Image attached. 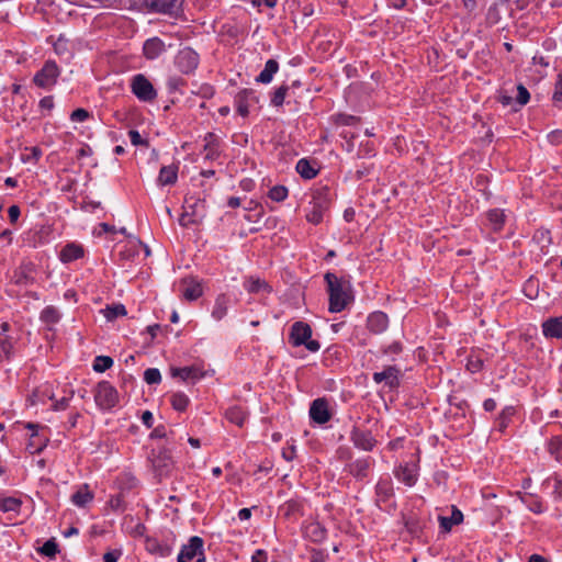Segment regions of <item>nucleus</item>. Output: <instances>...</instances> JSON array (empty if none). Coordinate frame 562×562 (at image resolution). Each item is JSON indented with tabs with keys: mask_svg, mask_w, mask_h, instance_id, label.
I'll return each instance as SVG.
<instances>
[{
	"mask_svg": "<svg viewBox=\"0 0 562 562\" xmlns=\"http://www.w3.org/2000/svg\"><path fill=\"white\" fill-rule=\"evenodd\" d=\"M121 554L120 550L109 551L103 555V562H117Z\"/></svg>",
	"mask_w": 562,
	"mask_h": 562,
	"instance_id": "obj_56",
	"label": "nucleus"
},
{
	"mask_svg": "<svg viewBox=\"0 0 562 562\" xmlns=\"http://www.w3.org/2000/svg\"><path fill=\"white\" fill-rule=\"evenodd\" d=\"M171 375L183 381H196L203 373L196 367L171 368Z\"/></svg>",
	"mask_w": 562,
	"mask_h": 562,
	"instance_id": "obj_20",
	"label": "nucleus"
},
{
	"mask_svg": "<svg viewBox=\"0 0 562 562\" xmlns=\"http://www.w3.org/2000/svg\"><path fill=\"white\" fill-rule=\"evenodd\" d=\"M245 289L249 293H259L261 291L270 292L271 286L262 279L249 277L244 282Z\"/></svg>",
	"mask_w": 562,
	"mask_h": 562,
	"instance_id": "obj_29",
	"label": "nucleus"
},
{
	"mask_svg": "<svg viewBox=\"0 0 562 562\" xmlns=\"http://www.w3.org/2000/svg\"><path fill=\"white\" fill-rule=\"evenodd\" d=\"M151 463L154 472L159 479L167 476L170 473L173 464L171 454L166 449L159 450L157 454L154 453Z\"/></svg>",
	"mask_w": 562,
	"mask_h": 562,
	"instance_id": "obj_9",
	"label": "nucleus"
},
{
	"mask_svg": "<svg viewBox=\"0 0 562 562\" xmlns=\"http://www.w3.org/2000/svg\"><path fill=\"white\" fill-rule=\"evenodd\" d=\"M40 552L46 557L54 558L58 552V546L53 539L47 540L40 549Z\"/></svg>",
	"mask_w": 562,
	"mask_h": 562,
	"instance_id": "obj_48",
	"label": "nucleus"
},
{
	"mask_svg": "<svg viewBox=\"0 0 562 562\" xmlns=\"http://www.w3.org/2000/svg\"><path fill=\"white\" fill-rule=\"evenodd\" d=\"M83 256V249L76 244H67L60 251L59 258L63 262H70Z\"/></svg>",
	"mask_w": 562,
	"mask_h": 562,
	"instance_id": "obj_24",
	"label": "nucleus"
},
{
	"mask_svg": "<svg viewBox=\"0 0 562 562\" xmlns=\"http://www.w3.org/2000/svg\"><path fill=\"white\" fill-rule=\"evenodd\" d=\"M12 280L18 285H26L33 282L32 269L30 266H21L18 268L12 277Z\"/></svg>",
	"mask_w": 562,
	"mask_h": 562,
	"instance_id": "obj_30",
	"label": "nucleus"
},
{
	"mask_svg": "<svg viewBox=\"0 0 562 562\" xmlns=\"http://www.w3.org/2000/svg\"><path fill=\"white\" fill-rule=\"evenodd\" d=\"M26 428L33 430V434L31 436L30 442L26 446V449L30 451V453H40L44 447L46 446V439H43L38 437L36 430L38 428V425L29 423L26 425Z\"/></svg>",
	"mask_w": 562,
	"mask_h": 562,
	"instance_id": "obj_21",
	"label": "nucleus"
},
{
	"mask_svg": "<svg viewBox=\"0 0 562 562\" xmlns=\"http://www.w3.org/2000/svg\"><path fill=\"white\" fill-rule=\"evenodd\" d=\"M178 179V166L169 165L161 167L158 176V183L160 186L175 184Z\"/></svg>",
	"mask_w": 562,
	"mask_h": 562,
	"instance_id": "obj_23",
	"label": "nucleus"
},
{
	"mask_svg": "<svg viewBox=\"0 0 562 562\" xmlns=\"http://www.w3.org/2000/svg\"><path fill=\"white\" fill-rule=\"evenodd\" d=\"M330 201V191L327 187L316 190L311 201V210L306 213V220L312 224H319L329 209Z\"/></svg>",
	"mask_w": 562,
	"mask_h": 562,
	"instance_id": "obj_2",
	"label": "nucleus"
},
{
	"mask_svg": "<svg viewBox=\"0 0 562 562\" xmlns=\"http://www.w3.org/2000/svg\"><path fill=\"white\" fill-rule=\"evenodd\" d=\"M171 405L176 411L183 412L189 405V397L184 393H175L171 396Z\"/></svg>",
	"mask_w": 562,
	"mask_h": 562,
	"instance_id": "obj_43",
	"label": "nucleus"
},
{
	"mask_svg": "<svg viewBox=\"0 0 562 562\" xmlns=\"http://www.w3.org/2000/svg\"><path fill=\"white\" fill-rule=\"evenodd\" d=\"M310 417L317 424H325L331 418L328 409V403L325 398H316L312 402L310 407Z\"/></svg>",
	"mask_w": 562,
	"mask_h": 562,
	"instance_id": "obj_10",
	"label": "nucleus"
},
{
	"mask_svg": "<svg viewBox=\"0 0 562 562\" xmlns=\"http://www.w3.org/2000/svg\"><path fill=\"white\" fill-rule=\"evenodd\" d=\"M371 465V458L358 459L347 465V471L357 480H362L368 476Z\"/></svg>",
	"mask_w": 562,
	"mask_h": 562,
	"instance_id": "obj_15",
	"label": "nucleus"
},
{
	"mask_svg": "<svg viewBox=\"0 0 562 562\" xmlns=\"http://www.w3.org/2000/svg\"><path fill=\"white\" fill-rule=\"evenodd\" d=\"M267 557L263 550H257L251 558V562H266Z\"/></svg>",
	"mask_w": 562,
	"mask_h": 562,
	"instance_id": "obj_64",
	"label": "nucleus"
},
{
	"mask_svg": "<svg viewBox=\"0 0 562 562\" xmlns=\"http://www.w3.org/2000/svg\"><path fill=\"white\" fill-rule=\"evenodd\" d=\"M153 414L149 411H145L142 415V422L147 428L153 427Z\"/></svg>",
	"mask_w": 562,
	"mask_h": 562,
	"instance_id": "obj_60",
	"label": "nucleus"
},
{
	"mask_svg": "<svg viewBox=\"0 0 562 562\" xmlns=\"http://www.w3.org/2000/svg\"><path fill=\"white\" fill-rule=\"evenodd\" d=\"M389 325L387 315L383 312H374L367 319V327L371 333H383Z\"/></svg>",
	"mask_w": 562,
	"mask_h": 562,
	"instance_id": "obj_17",
	"label": "nucleus"
},
{
	"mask_svg": "<svg viewBox=\"0 0 562 562\" xmlns=\"http://www.w3.org/2000/svg\"><path fill=\"white\" fill-rule=\"evenodd\" d=\"M250 101L258 102L255 91L251 89H244L235 97V105L239 115L247 116L249 114Z\"/></svg>",
	"mask_w": 562,
	"mask_h": 562,
	"instance_id": "obj_12",
	"label": "nucleus"
},
{
	"mask_svg": "<svg viewBox=\"0 0 562 562\" xmlns=\"http://www.w3.org/2000/svg\"><path fill=\"white\" fill-rule=\"evenodd\" d=\"M395 475L400 481L405 483L407 486H413L416 482L415 471L407 465H401L396 470Z\"/></svg>",
	"mask_w": 562,
	"mask_h": 562,
	"instance_id": "obj_35",
	"label": "nucleus"
},
{
	"mask_svg": "<svg viewBox=\"0 0 562 562\" xmlns=\"http://www.w3.org/2000/svg\"><path fill=\"white\" fill-rule=\"evenodd\" d=\"M131 89L143 102H151L157 98L156 89L143 74H137L132 78Z\"/></svg>",
	"mask_w": 562,
	"mask_h": 562,
	"instance_id": "obj_6",
	"label": "nucleus"
},
{
	"mask_svg": "<svg viewBox=\"0 0 562 562\" xmlns=\"http://www.w3.org/2000/svg\"><path fill=\"white\" fill-rule=\"evenodd\" d=\"M182 283L186 284L182 291V295L186 300L195 301L203 294L202 284L199 281L194 279H183Z\"/></svg>",
	"mask_w": 562,
	"mask_h": 562,
	"instance_id": "obj_19",
	"label": "nucleus"
},
{
	"mask_svg": "<svg viewBox=\"0 0 562 562\" xmlns=\"http://www.w3.org/2000/svg\"><path fill=\"white\" fill-rule=\"evenodd\" d=\"M530 99V93L529 91L526 89L525 86L522 85H518L517 86V97H516V101L520 104V105H525L528 103Z\"/></svg>",
	"mask_w": 562,
	"mask_h": 562,
	"instance_id": "obj_50",
	"label": "nucleus"
},
{
	"mask_svg": "<svg viewBox=\"0 0 562 562\" xmlns=\"http://www.w3.org/2000/svg\"><path fill=\"white\" fill-rule=\"evenodd\" d=\"M375 491L379 499L386 502L394 493L392 481L390 479H381L376 484Z\"/></svg>",
	"mask_w": 562,
	"mask_h": 562,
	"instance_id": "obj_31",
	"label": "nucleus"
},
{
	"mask_svg": "<svg viewBox=\"0 0 562 562\" xmlns=\"http://www.w3.org/2000/svg\"><path fill=\"white\" fill-rule=\"evenodd\" d=\"M20 214L21 211L18 205H11L8 210V215L11 223H15L19 220Z\"/></svg>",
	"mask_w": 562,
	"mask_h": 562,
	"instance_id": "obj_57",
	"label": "nucleus"
},
{
	"mask_svg": "<svg viewBox=\"0 0 562 562\" xmlns=\"http://www.w3.org/2000/svg\"><path fill=\"white\" fill-rule=\"evenodd\" d=\"M351 440L357 448L366 451H371L376 443V440L369 430H362L360 428H353Z\"/></svg>",
	"mask_w": 562,
	"mask_h": 562,
	"instance_id": "obj_11",
	"label": "nucleus"
},
{
	"mask_svg": "<svg viewBox=\"0 0 562 562\" xmlns=\"http://www.w3.org/2000/svg\"><path fill=\"white\" fill-rule=\"evenodd\" d=\"M549 453L562 463V436L552 437L548 443Z\"/></svg>",
	"mask_w": 562,
	"mask_h": 562,
	"instance_id": "obj_39",
	"label": "nucleus"
},
{
	"mask_svg": "<svg viewBox=\"0 0 562 562\" xmlns=\"http://www.w3.org/2000/svg\"><path fill=\"white\" fill-rule=\"evenodd\" d=\"M483 362L481 359H469L467 368L472 373L479 372L482 369Z\"/></svg>",
	"mask_w": 562,
	"mask_h": 562,
	"instance_id": "obj_55",
	"label": "nucleus"
},
{
	"mask_svg": "<svg viewBox=\"0 0 562 562\" xmlns=\"http://www.w3.org/2000/svg\"><path fill=\"white\" fill-rule=\"evenodd\" d=\"M22 506V501L16 497H4L0 499V510L3 513H19Z\"/></svg>",
	"mask_w": 562,
	"mask_h": 562,
	"instance_id": "obj_37",
	"label": "nucleus"
},
{
	"mask_svg": "<svg viewBox=\"0 0 562 562\" xmlns=\"http://www.w3.org/2000/svg\"><path fill=\"white\" fill-rule=\"evenodd\" d=\"M553 101L557 104H562V74L559 75V79L555 83V90L553 93Z\"/></svg>",
	"mask_w": 562,
	"mask_h": 562,
	"instance_id": "obj_54",
	"label": "nucleus"
},
{
	"mask_svg": "<svg viewBox=\"0 0 562 562\" xmlns=\"http://www.w3.org/2000/svg\"><path fill=\"white\" fill-rule=\"evenodd\" d=\"M186 211H189L190 222L199 223L205 217L204 210V200L194 198L193 195L186 198Z\"/></svg>",
	"mask_w": 562,
	"mask_h": 562,
	"instance_id": "obj_13",
	"label": "nucleus"
},
{
	"mask_svg": "<svg viewBox=\"0 0 562 562\" xmlns=\"http://www.w3.org/2000/svg\"><path fill=\"white\" fill-rule=\"evenodd\" d=\"M93 499V493L89 490L88 484L81 485L71 496V502L78 507H85Z\"/></svg>",
	"mask_w": 562,
	"mask_h": 562,
	"instance_id": "obj_25",
	"label": "nucleus"
},
{
	"mask_svg": "<svg viewBox=\"0 0 562 562\" xmlns=\"http://www.w3.org/2000/svg\"><path fill=\"white\" fill-rule=\"evenodd\" d=\"M59 318L60 314L54 306H46L41 313V319L46 324H55Z\"/></svg>",
	"mask_w": 562,
	"mask_h": 562,
	"instance_id": "obj_41",
	"label": "nucleus"
},
{
	"mask_svg": "<svg viewBox=\"0 0 562 562\" xmlns=\"http://www.w3.org/2000/svg\"><path fill=\"white\" fill-rule=\"evenodd\" d=\"M176 66L183 74H191L199 65V55L190 47L181 49L176 56Z\"/></svg>",
	"mask_w": 562,
	"mask_h": 562,
	"instance_id": "obj_8",
	"label": "nucleus"
},
{
	"mask_svg": "<svg viewBox=\"0 0 562 562\" xmlns=\"http://www.w3.org/2000/svg\"><path fill=\"white\" fill-rule=\"evenodd\" d=\"M59 74L57 64L54 60H46L42 69L35 74L33 82L40 88L47 89L56 83Z\"/></svg>",
	"mask_w": 562,
	"mask_h": 562,
	"instance_id": "obj_7",
	"label": "nucleus"
},
{
	"mask_svg": "<svg viewBox=\"0 0 562 562\" xmlns=\"http://www.w3.org/2000/svg\"><path fill=\"white\" fill-rule=\"evenodd\" d=\"M400 369L395 366H387L381 372L373 373V381L375 383L385 382L391 389L396 387L400 384Z\"/></svg>",
	"mask_w": 562,
	"mask_h": 562,
	"instance_id": "obj_14",
	"label": "nucleus"
},
{
	"mask_svg": "<svg viewBox=\"0 0 562 562\" xmlns=\"http://www.w3.org/2000/svg\"><path fill=\"white\" fill-rule=\"evenodd\" d=\"M288 94H290V87L286 85H281L272 93L271 104L277 108L281 106L284 103L285 97Z\"/></svg>",
	"mask_w": 562,
	"mask_h": 562,
	"instance_id": "obj_40",
	"label": "nucleus"
},
{
	"mask_svg": "<svg viewBox=\"0 0 562 562\" xmlns=\"http://www.w3.org/2000/svg\"><path fill=\"white\" fill-rule=\"evenodd\" d=\"M487 220L492 226V228L497 232L502 229L504 222H505V214L502 210L494 209L490 210L486 213Z\"/></svg>",
	"mask_w": 562,
	"mask_h": 562,
	"instance_id": "obj_38",
	"label": "nucleus"
},
{
	"mask_svg": "<svg viewBox=\"0 0 562 562\" xmlns=\"http://www.w3.org/2000/svg\"><path fill=\"white\" fill-rule=\"evenodd\" d=\"M184 81L180 77H170L167 80V88L169 92H175L180 89L181 86H183Z\"/></svg>",
	"mask_w": 562,
	"mask_h": 562,
	"instance_id": "obj_52",
	"label": "nucleus"
},
{
	"mask_svg": "<svg viewBox=\"0 0 562 562\" xmlns=\"http://www.w3.org/2000/svg\"><path fill=\"white\" fill-rule=\"evenodd\" d=\"M68 405H69V398L63 397L55 402L53 408H54V411H63V409H66L68 407Z\"/></svg>",
	"mask_w": 562,
	"mask_h": 562,
	"instance_id": "obj_59",
	"label": "nucleus"
},
{
	"mask_svg": "<svg viewBox=\"0 0 562 562\" xmlns=\"http://www.w3.org/2000/svg\"><path fill=\"white\" fill-rule=\"evenodd\" d=\"M225 416L231 423L241 427L248 416V413L241 406L234 405L226 411Z\"/></svg>",
	"mask_w": 562,
	"mask_h": 562,
	"instance_id": "obj_26",
	"label": "nucleus"
},
{
	"mask_svg": "<svg viewBox=\"0 0 562 562\" xmlns=\"http://www.w3.org/2000/svg\"><path fill=\"white\" fill-rule=\"evenodd\" d=\"M92 155V149L89 145H83L80 149L77 151V158H83L87 156Z\"/></svg>",
	"mask_w": 562,
	"mask_h": 562,
	"instance_id": "obj_61",
	"label": "nucleus"
},
{
	"mask_svg": "<svg viewBox=\"0 0 562 562\" xmlns=\"http://www.w3.org/2000/svg\"><path fill=\"white\" fill-rule=\"evenodd\" d=\"M543 334L546 337L561 338L562 337V316L552 317L546 321L542 325Z\"/></svg>",
	"mask_w": 562,
	"mask_h": 562,
	"instance_id": "obj_22",
	"label": "nucleus"
},
{
	"mask_svg": "<svg viewBox=\"0 0 562 562\" xmlns=\"http://www.w3.org/2000/svg\"><path fill=\"white\" fill-rule=\"evenodd\" d=\"M296 171L302 178L307 180L315 178L317 175V170L305 158H302L297 161Z\"/></svg>",
	"mask_w": 562,
	"mask_h": 562,
	"instance_id": "obj_36",
	"label": "nucleus"
},
{
	"mask_svg": "<svg viewBox=\"0 0 562 562\" xmlns=\"http://www.w3.org/2000/svg\"><path fill=\"white\" fill-rule=\"evenodd\" d=\"M151 10L161 13H170L179 4L180 0H145Z\"/></svg>",
	"mask_w": 562,
	"mask_h": 562,
	"instance_id": "obj_28",
	"label": "nucleus"
},
{
	"mask_svg": "<svg viewBox=\"0 0 562 562\" xmlns=\"http://www.w3.org/2000/svg\"><path fill=\"white\" fill-rule=\"evenodd\" d=\"M205 145L204 150L206 151L205 158L206 159H215L218 156V149H217V142L218 138L213 133H207L204 137Z\"/></svg>",
	"mask_w": 562,
	"mask_h": 562,
	"instance_id": "obj_33",
	"label": "nucleus"
},
{
	"mask_svg": "<svg viewBox=\"0 0 562 562\" xmlns=\"http://www.w3.org/2000/svg\"><path fill=\"white\" fill-rule=\"evenodd\" d=\"M128 136L134 146H148V142L136 130H131Z\"/></svg>",
	"mask_w": 562,
	"mask_h": 562,
	"instance_id": "obj_51",
	"label": "nucleus"
},
{
	"mask_svg": "<svg viewBox=\"0 0 562 562\" xmlns=\"http://www.w3.org/2000/svg\"><path fill=\"white\" fill-rule=\"evenodd\" d=\"M13 344L9 337H0V360L9 359Z\"/></svg>",
	"mask_w": 562,
	"mask_h": 562,
	"instance_id": "obj_45",
	"label": "nucleus"
},
{
	"mask_svg": "<svg viewBox=\"0 0 562 562\" xmlns=\"http://www.w3.org/2000/svg\"><path fill=\"white\" fill-rule=\"evenodd\" d=\"M438 520L440 524V528L443 531L448 532L451 530L452 526L459 525L463 521V514L460 509H458L457 506L452 505L451 506V516L450 517L439 516Z\"/></svg>",
	"mask_w": 562,
	"mask_h": 562,
	"instance_id": "obj_18",
	"label": "nucleus"
},
{
	"mask_svg": "<svg viewBox=\"0 0 562 562\" xmlns=\"http://www.w3.org/2000/svg\"><path fill=\"white\" fill-rule=\"evenodd\" d=\"M279 69V64L276 59H269L265 64V68L256 78L257 82L261 83H270L272 81L273 75L277 74Z\"/></svg>",
	"mask_w": 562,
	"mask_h": 562,
	"instance_id": "obj_27",
	"label": "nucleus"
},
{
	"mask_svg": "<svg viewBox=\"0 0 562 562\" xmlns=\"http://www.w3.org/2000/svg\"><path fill=\"white\" fill-rule=\"evenodd\" d=\"M40 106L42 109L52 110L54 108V99H53V97H50V95L44 97L40 101Z\"/></svg>",
	"mask_w": 562,
	"mask_h": 562,
	"instance_id": "obj_58",
	"label": "nucleus"
},
{
	"mask_svg": "<svg viewBox=\"0 0 562 562\" xmlns=\"http://www.w3.org/2000/svg\"><path fill=\"white\" fill-rule=\"evenodd\" d=\"M204 541L201 537L193 536L187 544H183L178 555V562H204Z\"/></svg>",
	"mask_w": 562,
	"mask_h": 562,
	"instance_id": "obj_4",
	"label": "nucleus"
},
{
	"mask_svg": "<svg viewBox=\"0 0 562 562\" xmlns=\"http://www.w3.org/2000/svg\"><path fill=\"white\" fill-rule=\"evenodd\" d=\"M306 536L313 542H322L326 538V529L321 524L313 522L306 527Z\"/></svg>",
	"mask_w": 562,
	"mask_h": 562,
	"instance_id": "obj_34",
	"label": "nucleus"
},
{
	"mask_svg": "<svg viewBox=\"0 0 562 562\" xmlns=\"http://www.w3.org/2000/svg\"><path fill=\"white\" fill-rule=\"evenodd\" d=\"M113 366V359L109 356H98L93 362L95 372H104Z\"/></svg>",
	"mask_w": 562,
	"mask_h": 562,
	"instance_id": "obj_42",
	"label": "nucleus"
},
{
	"mask_svg": "<svg viewBox=\"0 0 562 562\" xmlns=\"http://www.w3.org/2000/svg\"><path fill=\"white\" fill-rule=\"evenodd\" d=\"M166 50L165 43L159 37L148 38L143 46L147 59H156Z\"/></svg>",
	"mask_w": 562,
	"mask_h": 562,
	"instance_id": "obj_16",
	"label": "nucleus"
},
{
	"mask_svg": "<svg viewBox=\"0 0 562 562\" xmlns=\"http://www.w3.org/2000/svg\"><path fill=\"white\" fill-rule=\"evenodd\" d=\"M228 302V297L225 294H221L216 297L212 311L213 318H215L216 321H221L227 314Z\"/></svg>",
	"mask_w": 562,
	"mask_h": 562,
	"instance_id": "obj_32",
	"label": "nucleus"
},
{
	"mask_svg": "<svg viewBox=\"0 0 562 562\" xmlns=\"http://www.w3.org/2000/svg\"><path fill=\"white\" fill-rule=\"evenodd\" d=\"M334 121H335V123L337 125L345 126V125H353V124H356L359 121V119L353 116V115H348V114L340 113V114H337L335 116Z\"/></svg>",
	"mask_w": 562,
	"mask_h": 562,
	"instance_id": "obj_49",
	"label": "nucleus"
},
{
	"mask_svg": "<svg viewBox=\"0 0 562 562\" xmlns=\"http://www.w3.org/2000/svg\"><path fill=\"white\" fill-rule=\"evenodd\" d=\"M144 380L147 384H157L161 381L160 371L156 368H149L144 372Z\"/></svg>",
	"mask_w": 562,
	"mask_h": 562,
	"instance_id": "obj_47",
	"label": "nucleus"
},
{
	"mask_svg": "<svg viewBox=\"0 0 562 562\" xmlns=\"http://www.w3.org/2000/svg\"><path fill=\"white\" fill-rule=\"evenodd\" d=\"M94 401L101 409H110L117 404L119 393L110 382L101 381L95 387Z\"/></svg>",
	"mask_w": 562,
	"mask_h": 562,
	"instance_id": "obj_5",
	"label": "nucleus"
},
{
	"mask_svg": "<svg viewBox=\"0 0 562 562\" xmlns=\"http://www.w3.org/2000/svg\"><path fill=\"white\" fill-rule=\"evenodd\" d=\"M549 138H550V142L553 143V144H561L562 143V131H553L550 135H549Z\"/></svg>",
	"mask_w": 562,
	"mask_h": 562,
	"instance_id": "obj_62",
	"label": "nucleus"
},
{
	"mask_svg": "<svg viewBox=\"0 0 562 562\" xmlns=\"http://www.w3.org/2000/svg\"><path fill=\"white\" fill-rule=\"evenodd\" d=\"M324 279L327 283L329 294V312L339 313L346 308L351 299L350 283L342 278H338L331 272H327L324 276Z\"/></svg>",
	"mask_w": 562,
	"mask_h": 562,
	"instance_id": "obj_1",
	"label": "nucleus"
},
{
	"mask_svg": "<svg viewBox=\"0 0 562 562\" xmlns=\"http://www.w3.org/2000/svg\"><path fill=\"white\" fill-rule=\"evenodd\" d=\"M312 337V328L307 323L304 322H295L291 326L290 331V342L295 346L304 345L307 350L312 352H316L319 350L321 345L317 340L311 339Z\"/></svg>",
	"mask_w": 562,
	"mask_h": 562,
	"instance_id": "obj_3",
	"label": "nucleus"
},
{
	"mask_svg": "<svg viewBox=\"0 0 562 562\" xmlns=\"http://www.w3.org/2000/svg\"><path fill=\"white\" fill-rule=\"evenodd\" d=\"M90 116L89 112L85 109H77L70 114L72 122H83Z\"/></svg>",
	"mask_w": 562,
	"mask_h": 562,
	"instance_id": "obj_53",
	"label": "nucleus"
},
{
	"mask_svg": "<svg viewBox=\"0 0 562 562\" xmlns=\"http://www.w3.org/2000/svg\"><path fill=\"white\" fill-rule=\"evenodd\" d=\"M288 196V189L283 186H276L270 189L269 198L273 201L281 202Z\"/></svg>",
	"mask_w": 562,
	"mask_h": 562,
	"instance_id": "obj_46",
	"label": "nucleus"
},
{
	"mask_svg": "<svg viewBox=\"0 0 562 562\" xmlns=\"http://www.w3.org/2000/svg\"><path fill=\"white\" fill-rule=\"evenodd\" d=\"M166 437V429L164 426H158L156 427L151 434H150V438H164Z\"/></svg>",
	"mask_w": 562,
	"mask_h": 562,
	"instance_id": "obj_63",
	"label": "nucleus"
},
{
	"mask_svg": "<svg viewBox=\"0 0 562 562\" xmlns=\"http://www.w3.org/2000/svg\"><path fill=\"white\" fill-rule=\"evenodd\" d=\"M126 314V308L122 304L106 306L104 310V316L108 321H113L119 316H124Z\"/></svg>",
	"mask_w": 562,
	"mask_h": 562,
	"instance_id": "obj_44",
	"label": "nucleus"
}]
</instances>
